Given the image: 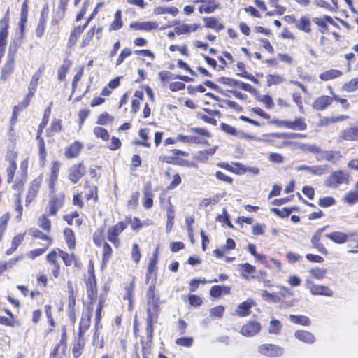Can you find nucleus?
Segmentation results:
<instances>
[{
    "instance_id": "nucleus-56",
    "label": "nucleus",
    "mask_w": 358,
    "mask_h": 358,
    "mask_svg": "<svg viewBox=\"0 0 358 358\" xmlns=\"http://www.w3.org/2000/svg\"><path fill=\"white\" fill-rule=\"evenodd\" d=\"M336 201L331 196H327L320 199L318 204L323 208L329 207L335 204Z\"/></svg>"
},
{
    "instance_id": "nucleus-13",
    "label": "nucleus",
    "mask_w": 358,
    "mask_h": 358,
    "mask_svg": "<svg viewBox=\"0 0 358 358\" xmlns=\"http://www.w3.org/2000/svg\"><path fill=\"white\" fill-rule=\"evenodd\" d=\"M222 83L223 84L229 85L231 87H238L241 90L245 91L252 92L255 89L250 84L243 83L239 80H236L235 79L229 78H221Z\"/></svg>"
},
{
    "instance_id": "nucleus-53",
    "label": "nucleus",
    "mask_w": 358,
    "mask_h": 358,
    "mask_svg": "<svg viewBox=\"0 0 358 358\" xmlns=\"http://www.w3.org/2000/svg\"><path fill=\"white\" fill-rule=\"evenodd\" d=\"M140 56V58L145 61L144 57H148L150 61L147 62L148 64L150 63V61H152L155 58L154 53L148 50H142L136 52Z\"/></svg>"
},
{
    "instance_id": "nucleus-23",
    "label": "nucleus",
    "mask_w": 358,
    "mask_h": 358,
    "mask_svg": "<svg viewBox=\"0 0 358 358\" xmlns=\"http://www.w3.org/2000/svg\"><path fill=\"white\" fill-rule=\"evenodd\" d=\"M92 313L89 311L85 314H83L79 325L78 336H83L85 331L88 330L91 324Z\"/></svg>"
},
{
    "instance_id": "nucleus-27",
    "label": "nucleus",
    "mask_w": 358,
    "mask_h": 358,
    "mask_svg": "<svg viewBox=\"0 0 358 358\" xmlns=\"http://www.w3.org/2000/svg\"><path fill=\"white\" fill-rule=\"evenodd\" d=\"M48 205H49V215H56L57 210L63 205V197L52 196L50 199Z\"/></svg>"
},
{
    "instance_id": "nucleus-43",
    "label": "nucleus",
    "mask_w": 358,
    "mask_h": 358,
    "mask_svg": "<svg viewBox=\"0 0 358 358\" xmlns=\"http://www.w3.org/2000/svg\"><path fill=\"white\" fill-rule=\"evenodd\" d=\"M219 8V4L216 3L214 0L210 1L208 4H202L199 7V12L201 13H213L216 8Z\"/></svg>"
},
{
    "instance_id": "nucleus-59",
    "label": "nucleus",
    "mask_w": 358,
    "mask_h": 358,
    "mask_svg": "<svg viewBox=\"0 0 358 358\" xmlns=\"http://www.w3.org/2000/svg\"><path fill=\"white\" fill-rule=\"evenodd\" d=\"M224 308L222 306H217L210 310V315L213 317H222Z\"/></svg>"
},
{
    "instance_id": "nucleus-26",
    "label": "nucleus",
    "mask_w": 358,
    "mask_h": 358,
    "mask_svg": "<svg viewBox=\"0 0 358 358\" xmlns=\"http://www.w3.org/2000/svg\"><path fill=\"white\" fill-rule=\"evenodd\" d=\"M58 252L66 266H71L73 263H74L76 266H78V258L73 253L68 254L59 249H58Z\"/></svg>"
},
{
    "instance_id": "nucleus-1",
    "label": "nucleus",
    "mask_w": 358,
    "mask_h": 358,
    "mask_svg": "<svg viewBox=\"0 0 358 358\" xmlns=\"http://www.w3.org/2000/svg\"><path fill=\"white\" fill-rule=\"evenodd\" d=\"M147 316L157 317L160 311L159 294L155 291V285H150L146 292Z\"/></svg>"
},
{
    "instance_id": "nucleus-18",
    "label": "nucleus",
    "mask_w": 358,
    "mask_h": 358,
    "mask_svg": "<svg viewBox=\"0 0 358 358\" xmlns=\"http://www.w3.org/2000/svg\"><path fill=\"white\" fill-rule=\"evenodd\" d=\"M324 229H318L311 238L312 245L323 255H327L328 252L322 243H320L322 233Z\"/></svg>"
},
{
    "instance_id": "nucleus-45",
    "label": "nucleus",
    "mask_w": 358,
    "mask_h": 358,
    "mask_svg": "<svg viewBox=\"0 0 358 358\" xmlns=\"http://www.w3.org/2000/svg\"><path fill=\"white\" fill-rule=\"evenodd\" d=\"M358 89V77L352 78L342 86V90L351 92Z\"/></svg>"
},
{
    "instance_id": "nucleus-41",
    "label": "nucleus",
    "mask_w": 358,
    "mask_h": 358,
    "mask_svg": "<svg viewBox=\"0 0 358 358\" xmlns=\"http://www.w3.org/2000/svg\"><path fill=\"white\" fill-rule=\"evenodd\" d=\"M135 288V282L134 279L131 280V282L125 287L126 295L124 299H127L129 303V309L132 308L133 303V296Z\"/></svg>"
},
{
    "instance_id": "nucleus-36",
    "label": "nucleus",
    "mask_w": 358,
    "mask_h": 358,
    "mask_svg": "<svg viewBox=\"0 0 358 358\" xmlns=\"http://www.w3.org/2000/svg\"><path fill=\"white\" fill-rule=\"evenodd\" d=\"M139 136L142 140H138L135 141L136 145H143L144 147L149 148L150 146V143L148 142L149 140V129H141L139 131Z\"/></svg>"
},
{
    "instance_id": "nucleus-52",
    "label": "nucleus",
    "mask_w": 358,
    "mask_h": 358,
    "mask_svg": "<svg viewBox=\"0 0 358 358\" xmlns=\"http://www.w3.org/2000/svg\"><path fill=\"white\" fill-rule=\"evenodd\" d=\"M112 252L113 250L111 247L106 242H104L103 248V262L106 263L109 260L112 255Z\"/></svg>"
},
{
    "instance_id": "nucleus-7",
    "label": "nucleus",
    "mask_w": 358,
    "mask_h": 358,
    "mask_svg": "<svg viewBox=\"0 0 358 358\" xmlns=\"http://www.w3.org/2000/svg\"><path fill=\"white\" fill-rule=\"evenodd\" d=\"M258 351L263 355L274 357L280 356L284 350L282 348L273 344H263L259 346Z\"/></svg>"
},
{
    "instance_id": "nucleus-20",
    "label": "nucleus",
    "mask_w": 358,
    "mask_h": 358,
    "mask_svg": "<svg viewBox=\"0 0 358 358\" xmlns=\"http://www.w3.org/2000/svg\"><path fill=\"white\" fill-rule=\"evenodd\" d=\"M332 102V98L329 96L317 97L313 103V107L317 110H323Z\"/></svg>"
},
{
    "instance_id": "nucleus-38",
    "label": "nucleus",
    "mask_w": 358,
    "mask_h": 358,
    "mask_svg": "<svg viewBox=\"0 0 358 358\" xmlns=\"http://www.w3.org/2000/svg\"><path fill=\"white\" fill-rule=\"evenodd\" d=\"M64 236L68 248L73 250L76 246V238L73 231L71 229H65Z\"/></svg>"
},
{
    "instance_id": "nucleus-14",
    "label": "nucleus",
    "mask_w": 358,
    "mask_h": 358,
    "mask_svg": "<svg viewBox=\"0 0 358 358\" xmlns=\"http://www.w3.org/2000/svg\"><path fill=\"white\" fill-rule=\"evenodd\" d=\"M85 173V167L82 164H76L70 169L69 178L72 182L76 183Z\"/></svg>"
},
{
    "instance_id": "nucleus-47",
    "label": "nucleus",
    "mask_w": 358,
    "mask_h": 358,
    "mask_svg": "<svg viewBox=\"0 0 358 358\" xmlns=\"http://www.w3.org/2000/svg\"><path fill=\"white\" fill-rule=\"evenodd\" d=\"M94 134L97 137L103 139V141H108L110 138L108 131L101 127H95L93 130Z\"/></svg>"
},
{
    "instance_id": "nucleus-30",
    "label": "nucleus",
    "mask_w": 358,
    "mask_h": 358,
    "mask_svg": "<svg viewBox=\"0 0 358 358\" xmlns=\"http://www.w3.org/2000/svg\"><path fill=\"white\" fill-rule=\"evenodd\" d=\"M339 136L346 141H357L358 140V131L355 127L347 128L341 131Z\"/></svg>"
},
{
    "instance_id": "nucleus-42",
    "label": "nucleus",
    "mask_w": 358,
    "mask_h": 358,
    "mask_svg": "<svg viewBox=\"0 0 358 358\" xmlns=\"http://www.w3.org/2000/svg\"><path fill=\"white\" fill-rule=\"evenodd\" d=\"M71 62L70 60H64L62 66L59 68L57 71V77L59 80H63L65 78L66 74L68 72Z\"/></svg>"
},
{
    "instance_id": "nucleus-33",
    "label": "nucleus",
    "mask_w": 358,
    "mask_h": 358,
    "mask_svg": "<svg viewBox=\"0 0 358 358\" xmlns=\"http://www.w3.org/2000/svg\"><path fill=\"white\" fill-rule=\"evenodd\" d=\"M85 345V341L83 336H78V341L73 344L72 349V354L74 358H78L81 355Z\"/></svg>"
},
{
    "instance_id": "nucleus-6",
    "label": "nucleus",
    "mask_w": 358,
    "mask_h": 358,
    "mask_svg": "<svg viewBox=\"0 0 358 358\" xmlns=\"http://www.w3.org/2000/svg\"><path fill=\"white\" fill-rule=\"evenodd\" d=\"M43 175L40 174L37 178L31 181L26 197L27 206L36 197L43 182Z\"/></svg>"
},
{
    "instance_id": "nucleus-58",
    "label": "nucleus",
    "mask_w": 358,
    "mask_h": 358,
    "mask_svg": "<svg viewBox=\"0 0 358 358\" xmlns=\"http://www.w3.org/2000/svg\"><path fill=\"white\" fill-rule=\"evenodd\" d=\"M113 120V117H111L108 113H104L98 117L97 124L100 125L106 124Z\"/></svg>"
},
{
    "instance_id": "nucleus-11",
    "label": "nucleus",
    "mask_w": 358,
    "mask_h": 358,
    "mask_svg": "<svg viewBox=\"0 0 358 358\" xmlns=\"http://www.w3.org/2000/svg\"><path fill=\"white\" fill-rule=\"evenodd\" d=\"M9 11L0 20V45H6L9 27Z\"/></svg>"
},
{
    "instance_id": "nucleus-25",
    "label": "nucleus",
    "mask_w": 358,
    "mask_h": 358,
    "mask_svg": "<svg viewBox=\"0 0 358 358\" xmlns=\"http://www.w3.org/2000/svg\"><path fill=\"white\" fill-rule=\"evenodd\" d=\"M158 253H159V250H158V248H157L153 253L152 257L150 259V262H149L148 270L146 272V283H148L149 280L150 278V275L157 269V263L158 261Z\"/></svg>"
},
{
    "instance_id": "nucleus-22",
    "label": "nucleus",
    "mask_w": 358,
    "mask_h": 358,
    "mask_svg": "<svg viewBox=\"0 0 358 358\" xmlns=\"http://www.w3.org/2000/svg\"><path fill=\"white\" fill-rule=\"evenodd\" d=\"M308 289L313 295H324L327 296H331L333 295L332 290L326 286L310 285L308 286Z\"/></svg>"
},
{
    "instance_id": "nucleus-51",
    "label": "nucleus",
    "mask_w": 358,
    "mask_h": 358,
    "mask_svg": "<svg viewBox=\"0 0 358 358\" xmlns=\"http://www.w3.org/2000/svg\"><path fill=\"white\" fill-rule=\"evenodd\" d=\"M173 220H174V210L172 208V206L167 208V222H166V229L169 232L173 224Z\"/></svg>"
},
{
    "instance_id": "nucleus-21",
    "label": "nucleus",
    "mask_w": 358,
    "mask_h": 358,
    "mask_svg": "<svg viewBox=\"0 0 358 358\" xmlns=\"http://www.w3.org/2000/svg\"><path fill=\"white\" fill-rule=\"evenodd\" d=\"M295 169L296 171H307L308 172H309L313 175L321 176L324 173V172L327 169V166H322V165L313 166L300 165V166H296Z\"/></svg>"
},
{
    "instance_id": "nucleus-2",
    "label": "nucleus",
    "mask_w": 358,
    "mask_h": 358,
    "mask_svg": "<svg viewBox=\"0 0 358 358\" xmlns=\"http://www.w3.org/2000/svg\"><path fill=\"white\" fill-rule=\"evenodd\" d=\"M349 175L343 171H336L331 173V175L325 180V185L330 188H336L338 185L348 183Z\"/></svg>"
},
{
    "instance_id": "nucleus-35",
    "label": "nucleus",
    "mask_w": 358,
    "mask_h": 358,
    "mask_svg": "<svg viewBox=\"0 0 358 358\" xmlns=\"http://www.w3.org/2000/svg\"><path fill=\"white\" fill-rule=\"evenodd\" d=\"M123 26V21L122 20V11L117 10L114 16L113 22L109 26L110 31H117L120 29Z\"/></svg>"
},
{
    "instance_id": "nucleus-39",
    "label": "nucleus",
    "mask_w": 358,
    "mask_h": 358,
    "mask_svg": "<svg viewBox=\"0 0 358 358\" xmlns=\"http://www.w3.org/2000/svg\"><path fill=\"white\" fill-rule=\"evenodd\" d=\"M342 75V72L336 69H331L322 73L320 75V78L322 80L327 81L331 79L336 78Z\"/></svg>"
},
{
    "instance_id": "nucleus-29",
    "label": "nucleus",
    "mask_w": 358,
    "mask_h": 358,
    "mask_svg": "<svg viewBox=\"0 0 358 358\" xmlns=\"http://www.w3.org/2000/svg\"><path fill=\"white\" fill-rule=\"evenodd\" d=\"M325 236L338 244L344 243L348 239V235L341 231H334L326 234Z\"/></svg>"
},
{
    "instance_id": "nucleus-54",
    "label": "nucleus",
    "mask_w": 358,
    "mask_h": 358,
    "mask_svg": "<svg viewBox=\"0 0 358 358\" xmlns=\"http://www.w3.org/2000/svg\"><path fill=\"white\" fill-rule=\"evenodd\" d=\"M344 200L350 203L353 204L358 201V192L357 191H351L348 192L345 196Z\"/></svg>"
},
{
    "instance_id": "nucleus-49",
    "label": "nucleus",
    "mask_w": 358,
    "mask_h": 358,
    "mask_svg": "<svg viewBox=\"0 0 358 358\" xmlns=\"http://www.w3.org/2000/svg\"><path fill=\"white\" fill-rule=\"evenodd\" d=\"M309 272L315 278L321 280L324 278L327 270L326 268L316 267L311 268Z\"/></svg>"
},
{
    "instance_id": "nucleus-32",
    "label": "nucleus",
    "mask_w": 358,
    "mask_h": 358,
    "mask_svg": "<svg viewBox=\"0 0 358 358\" xmlns=\"http://www.w3.org/2000/svg\"><path fill=\"white\" fill-rule=\"evenodd\" d=\"M294 335L297 339L306 343H313L315 341L313 334L306 331H296Z\"/></svg>"
},
{
    "instance_id": "nucleus-44",
    "label": "nucleus",
    "mask_w": 358,
    "mask_h": 358,
    "mask_svg": "<svg viewBox=\"0 0 358 358\" xmlns=\"http://www.w3.org/2000/svg\"><path fill=\"white\" fill-rule=\"evenodd\" d=\"M177 140L183 143H201L202 142L200 137L194 135L184 136L180 134L177 136Z\"/></svg>"
},
{
    "instance_id": "nucleus-3",
    "label": "nucleus",
    "mask_w": 358,
    "mask_h": 358,
    "mask_svg": "<svg viewBox=\"0 0 358 358\" xmlns=\"http://www.w3.org/2000/svg\"><path fill=\"white\" fill-rule=\"evenodd\" d=\"M270 122L279 127H285L287 129L294 130L303 131L305 130L307 127V125L303 117L296 118L294 121L273 120Z\"/></svg>"
},
{
    "instance_id": "nucleus-57",
    "label": "nucleus",
    "mask_w": 358,
    "mask_h": 358,
    "mask_svg": "<svg viewBox=\"0 0 358 358\" xmlns=\"http://www.w3.org/2000/svg\"><path fill=\"white\" fill-rule=\"evenodd\" d=\"M157 317L147 316V327L146 334L150 338H152L153 335V320Z\"/></svg>"
},
{
    "instance_id": "nucleus-62",
    "label": "nucleus",
    "mask_w": 358,
    "mask_h": 358,
    "mask_svg": "<svg viewBox=\"0 0 358 358\" xmlns=\"http://www.w3.org/2000/svg\"><path fill=\"white\" fill-rule=\"evenodd\" d=\"M131 52L132 51L131 50V49L128 48H126L124 50H122L117 59L116 65L117 66L122 64L126 57L131 55Z\"/></svg>"
},
{
    "instance_id": "nucleus-63",
    "label": "nucleus",
    "mask_w": 358,
    "mask_h": 358,
    "mask_svg": "<svg viewBox=\"0 0 358 358\" xmlns=\"http://www.w3.org/2000/svg\"><path fill=\"white\" fill-rule=\"evenodd\" d=\"M93 241L97 246H101L103 241V229L96 230L93 234Z\"/></svg>"
},
{
    "instance_id": "nucleus-64",
    "label": "nucleus",
    "mask_w": 358,
    "mask_h": 358,
    "mask_svg": "<svg viewBox=\"0 0 358 358\" xmlns=\"http://www.w3.org/2000/svg\"><path fill=\"white\" fill-rule=\"evenodd\" d=\"M131 256L133 260L138 264L140 261L141 254L137 243L133 245Z\"/></svg>"
},
{
    "instance_id": "nucleus-60",
    "label": "nucleus",
    "mask_w": 358,
    "mask_h": 358,
    "mask_svg": "<svg viewBox=\"0 0 358 358\" xmlns=\"http://www.w3.org/2000/svg\"><path fill=\"white\" fill-rule=\"evenodd\" d=\"M47 249L48 248H46V247H43V248L30 250L27 254V256L31 259H34L36 257L43 255L47 250Z\"/></svg>"
},
{
    "instance_id": "nucleus-48",
    "label": "nucleus",
    "mask_w": 358,
    "mask_h": 358,
    "mask_svg": "<svg viewBox=\"0 0 358 358\" xmlns=\"http://www.w3.org/2000/svg\"><path fill=\"white\" fill-rule=\"evenodd\" d=\"M38 225L43 230L49 231L51 228V222L45 215H42L38 220Z\"/></svg>"
},
{
    "instance_id": "nucleus-50",
    "label": "nucleus",
    "mask_w": 358,
    "mask_h": 358,
    "mask_svg": "<svg viewBox=\"0 0 358 358\" xmlns=\"http://www.w3.org/2000/svg\"><path fill=\"white\" fill-rule=\"evenodd\" d=\"M282 327V324L279 320H272L270 322V327L268 329V332L270 334H278Z\"/></svg>"
},
{
    "instance_id": "nucleus-15",
    "label": "nucleus",
    "mask_w": 358,
    "mask_h": 358,
    "mask_svg": "<svg viewBox=\"0 0 358 358\" xmlns=\"http://www.w3.org/2000/svg\"><path fill=\"white\" fill-rule=\"evenodd\" d=\"M176 26L175 27V32L177 35H183V34H189L192 31H195L199 27V24L194 23V24H175Z\"/></svg>"
},
{
    "instance_id": "nucleus-8",
    "label": "nucleus",
    "mask_w": 358,
    "mask_h": 358,
    "mask_svg": "<svg viewBox=\"0 0 358 358\" xmlns=\"http://www.w3.org/2000/svg\"><path fill=\"white\" fill-rule=\"evenodd\" d=\"M17 156V152L14 151L10 152L6 156V159L8 162V165L6 168V173L8 176L7 180L9 183L12 182L13 180L15 172L17 168L15 162Z\"/></svg>"
},
{
    "instance_id": "nucleus-46",
    "label": "nucleus",
    "mask_w": 358,
    "mask_h": 358,
    "mask_svg": "<svg viewBox=\"0 0 358 358\" xmlns=\"http://www.w3.org/2000/svg\"><path fill=\"white\" fill-rule=\"evenodd\" d=\"M290 321L295 324H299L301 325H309L310 324V320L308 317L303 315H291L289 316Z\"/></svg>"
},
{
    "instance_id": "nucleus-17",
    "label": "nucleus",
    "mask_w": 358,
    "mask_h": 358,
    "mask_svg": "<svg viewBox=\"0 0 358 358\" xmlns=\"http://www.w3.org/2000/svg\"><path fill=\"white\" fill-rule=\"evenodd\" d=\"M83 145L78 141H76L71 145L66 148L65 149V156L68 159L76 158L77 157L80 150L83 149Z\"/></svg>"
},
{
    "instance_id": "nucleus-16",
    "label": "nucleus",
    "mask_w": 358,
    "mask_h": 358,
    "mask_svg": "<svg viewBox=\"0 0 358 358\" xmlns=\"http://www.w3.org/2000/svg\"><path fill=\"white\" fill-rule=\"evenodd\" d=\"M60 169V163L59 162H54L52 165L51 173L49 178V188L51 193L55 192V185L56 184L59 176Z\"/></svg>"
},
{
    "instance_id": "nucleus-61",
    "label": "nucleus",
    "mask_w": 358,
    "mask_h": 358,
    "mask_svg": "<svg viewBox=\"0 0 358 358\" xmlns=\"http://www.w3.org/2000/svg\"><path fill=\"white\" fill-rule=\"evenodd\" d=\"M217 220L220 222H222L225 223L230 228H231V229L234 228V225L229 220V216L225 208L223 209V215L217 216Z\"/></svg>"
},
{
    "instance_id": "nucleus-34",
    "label": "nucleus",
    "mask_w": 358,
    "mask_h": 358,
    "mask_svg": "<svg viewBox=\"0 0 358 358\" xmlns=\"http://www.w3.org/2000/svg\"><path fill=\"white\" fill-rule=\"evenodd\" d=\"M84 187L85 189V196L87 200H90L91 199H94L96 201H97V187L95 185H90L88 181H86Z\"/></svg>"
},
{
    "instance_id": "nucleus-12",
    "label": "nucleus",
    "mask_w": 358,
    "mask_h": 358,
    "mask_svg": "<svg viewBox=\"0 0 358 358\" xmlns=\"http://www.w3.org/2000/svg\"><path fill=\"white\" fill-rule=\"evenodd\" d=\"M285 17H289L292 20V22L294 23L296 27L298 28L299 30H301L306 33L310 31L311 22L308 17L303 16L298 20H296L292 16H286Z\"/></svg>"
},
{
    "instance_id": "nucleus-31",
    "label": "nucleus",
    "mask_w": 358,
    "mask_h": 358,
    "mask_svg": "<svg viewBox=\"0 0 358 358\" xmlns=\"http://www.w3.org/2000/svg\"><path fill=\"white\" fill-rule=\"evenodd\" d=\"M29 234L34 238L45 241L46 243L44 247H46V248H48L52 244V238L38 229H31L29 230Z\"/></svg>"
},
{
    "instance_id": "nucleus-40",
    "label": "nucleus",
    "mask_w": 358,
    "mask_h": 358,
    "mask_svg": "<svg viewBox=\"0 0 358 358\" xmlns=\"http://www.w3.org/2000/svg\"><path fill=\"white\" fill-rule=\"evenodd\" d=\"M178 9L176 7H163L158 6L155 8L154 13L156 15H162V14H170L173 16H176L178 13Z\"/></svg>"
},
{
    "instance_id": "nucleus-28",
    "label": "nucleus",
    "mask_w": 358,
    "mask_h": 358,
    "mask_svg": "<svg viewBox=\"0 0 358 358\" xmlns=\"http://www.w3.org/2000/svg\"><path fill=\"white\" fill-rule=\"evenodd\" d=\"M203 20L206 27L215 29L217 31L222 30L224 28L223 24L213 17H205L203 18Z\"/></svg>"
},
{
    "instance_id": "nucleus-4",
    "label": "nucleus",
    "mask_w": 358,
    "mask_h": 358,
    "mask_svg": "<svg viewBox=\"0 0 358 358\" xmlns=\"http://www.w3.org/2000/svg\"><path fill=\"white\" fill-rule=\"evenodd\" d=\"M127 225L123 222H118L114 226L108 228L107 231V238L115 245V247H118L120 245L119 235L127 228Z\"/></svg>"
},
{
    "instance_id": "nucleus-9",
    "label": "nucleus",
    "mask_w": 358,
    "mask_h": 358,
    "mask_svg": "<svg viewBox=\"0 0 358 358\" xmlns=\"http://www.w3.org/2000/svg\"><path fill=\"white\" fill-rule=\"evenodd\" d=\"M261 325L255 321H250L244 324L240 331V333L247 337H252L257 334L261 330Z\"/></svg>"
},
{
    "instance_id": "nucleus-55",
    "label": "nucleus",
    "mask_w": 358,
    "mask_h": 358,
    "mask_svg": "<svg viewBox=\"0 0 358 358\" xmlns=\"http://www.w3.org/2000/svg\"><path fill=\"white\" fill-rule=\"evenodd\" d=\"M217 58L223 65H227L234 62L231 55L227 52H223L222 55L217 56Z\"/></svg>"
},
{
    "instance_id": "nucleus-37",
    "label": "nucleus",
    "mask_w": 358,
    "mask_h": 358,
    "mask_svg": "<svg viewBox=\"0 0 358 358\" xmlns=\"http://www.w3.org/2000/svg\"><path fill=\"white\" fill-rule=\"evenodd\" d=\"M26 21H27V16H26V15H24L22 13L21 15V19H20V22L19 24V28L17 30V32L15 35V38L13 40L14 43H17L20 42V40L22 39V38L23 36V31L24 29V24L26 23Z\"/></svg>"
},
{
    "instance_id": "nucleus-5",
    "label": "nucleus",
    "mask_w": 358,
    "mask_h": 358,
    "mask_svg": "<svg viewBox=\"0 0 358 358\" xmlns=\"http://www.w3.org/2000/svg\"><path fill=\"white\" fill-rule=\"evenodd\" d=\"M15 52L16 46H10L7 62L1 69L0 78L2 80H6L13 73L15 62L14 54Z\"/></svg>"
},
{
    "instance_id": "nucleus-24",
    "label": "nucleus",
    "mask_w": 358,
    "mask_h": 358,
    "mask_svg": "<svg viewBox=\"0 0 358 358\" xmlns=\"http://www.w3.org/2000/svg\"><path fill=\"white\" fill-rule=\"evenodd\" d=\"M253 305V301L250 299H248L247 301L241 303L235 313L240 317H245L248 315L250 313V308Z\"/></svg>"
},
{
    "instance_id": "nucleus-19",
    "label": "nucleus",
    "mask_w": 358,
    "mask_h": 358,
    "mask_svg": "<svg viewBox=\"0 0 358 358\" xmlns=\"http://www.w3.org/2000/svg\"><path fill=\"white\" fill-rule=\"evenodd\" d=\"M87 293L90 299V303H93L97 297V287L94 276L89 278L87 282Z\"/></svg>"
},
{
    "instance_id": "nucleus-10",
    "label": "nucleus",
    "mask_w": 358,
    "mask_h": 358,
    "mask_svg": "<svg viewBox=\"0 0 358 358\" xmlns=\"http://www.w3.org/2000/svg\"><path fill=\"white\" fill-rule=\"evenodd\" d=\"M159 23L153 21L133 22L130 24L129 27L132 30L150 31L157 29Z\"/></svg>"
}]
</instances>
